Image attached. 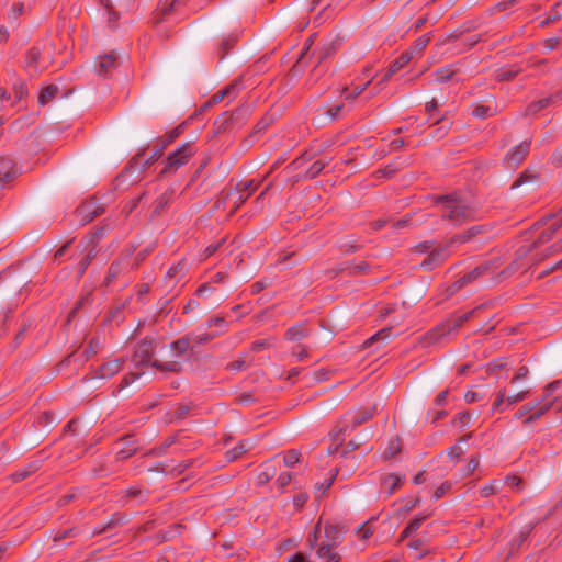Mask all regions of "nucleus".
<instances>
[{
  "label": "nucleus",
  "mask_w": 562,
  "mask_h": 562,
  "mask_svg": "<svg viewBox=\"0 0 562 562\" xmlns=\"http://www.w3.org/2000/svg\"><path fill=\"white\" fill-rule=\"evenodd\" d=\"M157 347V339L148 336L137 342L132 356V362L134 363L135 368L140 369L144 367H151L159 370L160 372L180 373L182 371V366L179 360H153Z\"/></svg>",
  "instance_id": "obj_1"
},
{
  "label": "nucleus",
  "mask_w": 562,
  "mask_h": 562,
  "mask_svg": "<svg viewBox=\"0 0 562 562\" xmlns=\"http://www.w3.org/2000/svg\"><path fill=\"white\" fill-rule=\"evenodd\" d=\"M436 202L442 204L446 210L441 218L451 222L454 226L477 220L476 207L467 203V201L457 193L440 195L436 199Z\"/></svg>",
  "instance_id": "obj_2"
},
{
  "label": "nucleus",
  "mask_w": 562,
  "mask_h": 562,
  "mask_svg": "<svg viewBox=\"0 0 562 562\" xmlns=\"http://www.w3.org/2000/svg\"><path fill=\"white\" fill-rule=\"evenodd\" d=\"M183 132V125L180 124L177 127L172 128L171 131L167 132L164 136L160 137V139L157 142V144L154 147V150L151 154L145 158V150H140L137 153L130 161L131 168H138L139 170H144L149 168L155 161H157L164 150L172 144Z\"/></svg>",
  "instance_id": "obj_3"
},
{
  "label": "nucleus",
  "mask_w": 562,
  "mask_h": 562,
  "mask_svg": "<svg viewBox=\"0 0 562 562\" xmlns=\"http://www.w3.org/2000/svg\"><path fill=\"white\" fill-rule=\"evenodd\" d=\"M196 153L194 142H186L180 144L173 151L169 153L164 161V168L159 172V177L175 173L181 167L186 166L190 158Z\"/></svg>",
  "instance_id": "obj_4"
},
{
  "label": "nucleus",
  "mask_w": 562,
  "mask_h": 562,
  "mask_svg": "<svg viewBox=\"0 0 562 562\" xmlns=\"http://www.w3.org/2000/svg\"><path fill=\"white\" fill-rule=\"evenodd\" d=\"M375 414V406L348 411L338 423L337 431L334 434V441L340 440V435L347 430H355L360 425L371 420Z\"/></svg>",
  "instance_id": "obj_5"
},
{
  "label": "nucleus",
  "mask_w": 562,
  "mask_h": 562,
  "mask_svg": "<svg viewBox=\"0 0 562 562\" xmlns=\"http://www.w3.org/2000/svg\"><path fill=\"white\" fill-rule=\"evenodd\" d=\"M249 117V109L240 106L233 112L222 113L214 122L215 134L232 132L244 126Z\"/></svg>",
  "instance_id": "obj_6"
},
{
  "label": "nucleus",
  "mask_w": 562,
  "mask_h": 562,
  "mask_svg": "<svg viewBox=\"0 0 562 562\" xmlns=\"http://www.w3.org/2000/svg\"><path fill=\"white\" fill-rule=\"evenodd\" d=\"M547 218L553 220L552 224L548 228L543 229L539 234L537 239L529 247L519 248L518 252H521L522 256L527 255L528 252L535 251L536 249L549 243L553 238L557 231L562 227V207L559 210L558 214L546 216L543 220Z\"/></svg>",
  "instance_id": "obj_7"
},
{
  "label": "nucleus",
  "mask_w": 562,
  "mask_h": 562,
  "mask_svg": "<svg viewBox=\"0 0 562 562\" xmlns=\"http://www.w3.org/2000/svg\"><path fill=\"white\" fill-rule=\"evenodd\" d=\"M529 395V390H522L510 395H506L505 390H502L492 405V412H504L510 405L525 401Z\"/></svg>",
  "instance_id": "obj_8"
},
{
  "label": "nucleus",
  "mask_w": 562,
  "mask_h": 562,
  "mask_svg": "<svg viewBox=\"0 0 562 562\" xmlns=\"http://www.w3.org/2000/svg\"><path fill=\"white\" fill-rule=\"evenodd\" d=\"M348 532V527L342 524L326 522L324 526L325 540L321 544L338 547L342 542V537Z\"/></svg>",
  "instance_id": "obj_9"
},
{
  "label": "nucleus",
  "mask_w": 562,
  "mask_h": 562,
  "mask_svg": "<svg viewBox=\"0 0 562 562\" xmlns=\"http://www.w3.org/2000/svg\"><path fill=\"white\" fill-rule=\"evenodd\" d=\"M449 256L450 250L448 249V246L443 245L434 247L428 257L423 260L420 266L427 271L432 270L434 268L443 263L449 258Z\"/></svg>",
  "instance_id": "obj_10"
},
{
  "label": "nucleus",
  "mask_w": 562,
  "mask_h": 562,
  "mask_svg": "<svg viewBox=\"0 0 562 562\" xmlns=\"http://www.w3.org/2000/svg\"><path fill=\"white\" fill-rule=\"evenodd\" d=\"M121 448L116 451L115 459L124 461L134 456L139 449V441L134 435H125L120 438Z\"/></svg>",
  "instance_id": "obj_11"
},
{
  "label": "nucleus",
  "mask_w": 562,
  "mask_h": 562,
  "mask_svg": "<svg viewBox=\"0 0 562 562\" xmlns=\"http://www.w3.org/2000/svg\"><path fill=\"white\" fill-rule=\"evenodd\" d=\"M133 249L127 250L124 255H120L117 259H115L111 266L109 267L108 273L105 276V283L110 284L115 279H117L121 274L125 272L128 265V258L132 256Z\"/></svg>",
  "instance_id": "obj_12"
},
{
  "label": "nucleus",
  "mask_w": 562,
  "mask_h": 562,
  "mask_svg": "<svg viewBox=\"0 0 562 562\" xmlns=\"http://www.w3.org/2000/svg\"><path fill=\"white\" fill-rule=\"evenodd\" d=\"M167 347L172 353L171 360H179L182 364V360L189 359L188 351H191V337L189 335H184L170 342Z\"/></svg>",
  "instance_id": "obj_13"
},
{
  "label": "nucleus",
  "mask_w": 562,
  "mask_h": 562,
  "mask_svg": "<svg viewBox=\"0 0 562 562\" xmlns=\"http://www.w3.org/2000/svg\"><path fill=\"white\" fill-rule=\"evenodd\" d=\"M492 267L493 262L491 261L476 266L472 271L465 273L452 284L453 290L458 291L462 289L464 285L472 283L473 281L477 280L481 276L490 271Z\"/></svg>",
  "instance_id": "obj_14"
},
{
  "label": "nucleus",
  "mask_w": 562,
  "mask_h": 562,
  "mask_svg": "<svg viewBox=\"0 0 562 562\" xmlns=\"http://www.w3.org/2000/svg\"><path fill=\"white\" fill-rule=\"evenodd\" d=\"M250 196V193L243 194V191L239 189L236 191L226 192L222 200L217 201V205L223 203V205L231 204L232 209L228 213V216H232Z\"/></svg>",
  "instance_id": "obj_15"
},
{
  "label": "nucleus",
  "mask_w": 562,
  "mask_h": 562,
  "mask_svg": "<svg viewBox=\"0 0 562 562\" xmlns=\"http://www.w3.org/2000/svg\"><path fill=\"white\" fill-rule=\"evenodd\" d=\"M125 358H119L108 361L94 371V378L110 379L123 369Z\"/></svg>",
  "instance_id": "obj_16"
},
{
  "label": "nucleus",
  "mask_w": 562,
  "mask_h": 562,
  "mask_svg": "<svg viewBox=\"0 0 562 562\" xmlns=\"http://www.w3.org/2000/svg\"><path fill=\"white\" fill-rule=\"evenodd\" d=\"M530 144L531 140H524L510 149V151L506 155V160L510 167H517L525 160L530 150Z\"/></svg>",
  "instance_id": "obj_17"
},
{
  "label": "nucleus",
  "mask_w": 562,
  "mask_h": 562,
  "mask_svg": "<svg viewBox=\"0 0 562 562\" xmlns=\"http://www.w3.org/2000/svg\"><path fill=\"white\" fill-rule=\"evenodd\" d=\"M447 335H449V329L447 328V326H445V322H442L441 324L437 325L428 333H426L420 338V344L423 347H430L439 342Z\"/></svg>",
  "instance_id": "obj_18"
},
{
  "label": "nucleus",
  "mask_w": 562,
  "mask_h": 562,
  "mask_svg": "<svg viewBox=\"0 0 562 562\" xmlns=\"http://www.w3.org/2000/svg\"><path fill=\"white\" fill-rule=\"evenodd\" d=\"M447 335H449V329L447 328V326H445V322H442L441 324L437 325L428 333H426L420 338V344L423 347H430L439 342Z\"/></svg>",
  "instance_id": "obj_19"
},
{
  "label": "nucleus",
  "mask_w": 562,
  "mask_h": 562,
  "mask_svg": "<svg viewBox=\"0 0 562 562\" xmlns=\"http://www.w3.org/2000/svg\"><path fill=\"white\" fill-rule=\"evenodd\" d=\"M42 52L38 47H31L25 55V68L31 71L32 74H40L42 72L45 67L41 66L40 59H41Z\"/></svg>",
  "instance_id": "obj_20"
},
{
  "label": "nucleus",
  "mask_w": 562,
  "mask_h": 562,
  "mask_svg": "<svg viewBox=\"0 0 562 562\" xmlns=\"http://www.w3.org/2000/svg\"><path fill=\"white\" fill-rule=\"evenodd\" d=\"M561 98H562L561 93L558 92V93H554V94L549 95L547 98L540 99L538 101H533V102L529 103L528 106L526 108L525 115L536 114L537 112H539V111L548 108L549 105L555 103Z\"/></svg>",
  "instance_id": "obj_21"
},
{
  "label": "nucleus",
  "mask_w": 562,
  "mask_h": 562,
  "mask_svg": "<svg viewBox=\"0 0 562 562\" xmlns=\"http://www.w3.org/2000/svg\"><path fill=\"white\" fill-rule=\"evenodd\" d=\"M315 555L322 560V562H341L342 557L336 551V547L328 544H318L315 551Z\"/></svg>",
  "instance_id": "obj_22"
},
{
  "label": "nucleus",
  "mask_w": 562,
  "mask_h": 562,
  "mask_svg": "<svg viewBox=\"0 0 562 562\" xmlns=\"http://www.w3.org/2000/svg\"><path fill=\"white\" fill-rule=\"evenodd\" d=\"M311 330L307 328L305 322H300L292 325L284 334V338L289 341H300L303 338L308 337Z\"/></svg>",
  "instance_id": "obj_23"
},
{
  "label": "nucleus",
  "mask_w": 562,
  "mask_h": 562,
  "mask_svg": "<svg viewBox=\"0 0 562 562\" xmlns=\"http://www.w3.org/2000/svg\"><path fill=\"white\" fill-rule=\"evenodd\" d=\"M483 305H480L462 315L456 316L453 318H449L445 321V326L449 329V334L456 333L462 325L468 322L477 311H480Z\"/></svg>",
  "instance_id": "obj_24"
},
{
  "label": "nucleus",
  "mask_w": 562,
  "mask_h": 562,
  "mask_svg": "<svg viewBox=\"0 0 562 562\" xmlns=\"http://www.w3.org/2000/svg\"><path fill=\"white\" fill-rule=\"evenodd\" d=\"M536 524H527L518 535H516L509 542V554L518 551L525 541L529 538L530 533L535 529Z\"/></svg>",
  "instance_id": "obj_25"
},
{
  "label": "nucleus",
  "mask_w": 562,
  "mask_h": 562,
  "mask_svg": "<svg viewBox=\"0 0 562 562\" xmlns=\"http://www.w3.org/2000/svg\"><path fill=\"white\" fill-rule=\"evenodd\" d=\"M117 67V58L114 52L100 57L98 65V74L106 77L113 69Z\"/></svg>",
  "instance_id": "obj_26"
},
{
  "label": "nucleus",
  "mask_w": 562,
  "mask_h": 562,
  "mask_svg": "<svg viewBox=\"0 0 562 562\" xmlns=\"http://www.w3.org/2000/svg\"><path fill=\"white\" fill-rule=\"evenodd\" d=\"M16 176L15 162L9 157L0 158V181L9 182Z\"/></svg>",
  "instance_id": "obj_27"
},
{
  "label": "nucleus",
  "mask_w": 562,
  "mask_h": 562,
  "mask_svg": "<svg viewBox=\"0 0 562 562\" xmlns=\"http://www.w3.org/2000/svg\"><path fill=\"white\" fill-rule=\"evenodd\" d=\"M173 194L175 190L172 188H168L155 200L153 216H158L165 211L166 206L170 203Z\"/></svg>",
  "instance_id": "obj_28"
},
{
  "label": "nucleus",
  "mask_w": 562,
  "mask_h": 562,
  "mask_svg": "<svg viewBox=\"0 0 562 562\" xmlns=\"http://www.w3.org/2000/svg\"><path fill=\"white\" fill-rule=\"evenodd\" d=\"M413 58V52L402 53L390 66L387 72L384 76V80L397 72L400 69L405 67Z\"/></svg>",
  "instance_id": "obj_29"
},
{
  "label": "nucleus",
  "mask_w": 562,
  "mask_h": 562,
  "mask_svg": "<svg viewBox=\"0 0 562 562\" xmlns=\"http://www.w3.org/2000/svg\"><path fill=\"white\" fill-rule=\"evenodd\" d=\"M504 371H507V361L504 358L496 359L491 362L486 368L487 375H495L497 379L507 378L506 372L502 374Z\"/></svg>",
  "instance_id": "obj_30"
},
{
  "label": "nucleus",
  "mask_w": 562,
  "mask_h": 562,
  "mask_svg": "<svg viewBox=\"0 0 562 562\" xmlns=\"http://www.w3.org/2000/svg\"><path fill=\"white\" fill-rule=\"evenodd\" d=\"M127 521H128V519L125 514L114 513L113 515H111L108 522L104 526H102V529L94 530L93 535H101V533L105 532L106 530L113 529L117 526H122V525L126 524Z\"/></svg>",
  "instance_id": "obj_31"
},
{
  "label": "nucleus",
  "mask_w": 562,
  "mask_h": 562,
  "mask_svg": "<svg viewBox=\"0 0 562 562\" xmlns=\"http://www.w3.org/2000/svg\"><path fill=\"white\" fill-rule=\"evenodd\" d=\"M86 356L85 350H81L80 348L74 350L69 356H67L64 360L59 362L60 367H68L71 363L76 366V368H79L83 366L88 360H83V357Z\"/></svg>",
  "instance_id": "obj_32"
},
{
  "label": "nucleus",
  "mask_w": 562,
  "mask_h": 562,
  "mask_svg": "<svg viewBox=\"0 0 562 562\" xmlns=\"http://www.w3.org/2000/svg\"><path fill=\"white\" fill-rule=\"evenodd\" d=\"M238 41V33L232 32L225 35L220 43V58L223 59Z\"/></svg>",
  "instance_id": "obj_33"
},
{
  "label": "nucleus",
  "mask_w": 562,
  "mask_h": 562,
  "mask_svg": "<svg viewBox=\"0 0 562 562\" xmlns=\"http://www.w3.org/2000/svg\"><path fill=\"white\" fill-rule=\"evenodd\" d=\"M59 92V88L56 85H48L44 87L38 94V103L44 106L54 100Z\"/></svg>",
  "instance_id": "obj_34"
},
{
  "label": "nucleus",
  "mask_w": 562,
  "mask_h": 562,
  "mask_svg": "<svg viewBox=\"0 0 562 562\" xmlns=\"http://www.w3.org/2000/svg\"><path fill=\"white\" fill-rule=\"evenodd\" d=\"M426 518L427 515H418L411 519L405 529L402 531L400 541H403L405 538L411 537L413 532L417 531Z\"/></svg>",
  "instance_id": "obj_35"
},
{
  "label": "nucleus",
  "mask_w": 562,
  "mask_h": 562,
  "mask_svg": "<svg viewBox=\"0 0 562 562\" xmlns=\"http://www.w3.org/2000/svg\"><path fill=\"white\" fill-rule=\"evenodd\" d=\"M408 547L416 551V560H419L432 552V549L429 546H427L423 539L411 540Z\"/></svg>",
  "instance_id": "obj_36"
},
{
  "label": "nucleus",
  "mask_w": 562,
  "mask_h": 562,
  "mask_svg": "<svg viewBox=\"0 0 562 562\" xmlns=\"http://www.w3.org/2000/svg\"><path fill=\"white\" fill-rule=\"evenodd\" d=\"M338 50V44L335 42L326 43L317 53V65L319 66L324 60L335 55Z\"/></svg>",
  "instance_id": "obj_37"
},
{
  "label": "nucleus",
  "mask_w": 562,
  "mask_h": 562,
  "mask_svg": "<svg viewBox=\"0 0 562 562\" xmlns=\"http://www.w3.org/2000/svg\"><path fill=\"white\" fill-rule=\"evenodd\" d=\"M404 167V161L401 158H396L390 162L385 168L376 171L378 177L392 178L400 169Z\"/></svg>",
  "instance_id": "obj_38"
},
{
  "label": "nucleus",
  "mask_w": 562,
  "mask_h": 562,
  "mask_svg": "<svg viewBox=\"0 0 562 562\" xmlns=\"http://www.w3.org/2000/svg\"><path fill=\"white\" fill-rule=\"evenodd\" d=\"M553 405V402L546 403L543 405H540L537 409H535L532 413H530L524 420L522 424L525 426L537 422L540 419Z\"/></svg>",
  "instance_id": "obj_39"
},
{
  "label": "nucleus",
  "mask_w": 562,
  "mask_h": 562,
  "mask_svg": "<svg viewBox=\"0 0 562 562\" xmlns=\"http://www.w3.org/2000/svg\"><path fill=\"white\" fill-rule=\"evenodd\" d=\"M382 484L386 487L387 494L391 495L403 484V480L398 475L387 474L382 479Z\"/></svg>",
  "instance_id": "obj_40"
},
{
  "label": "nucleus",
  "mask_w": 562,
  "mask_h": 562,
  "mask_svg": "<svg viewBox=\"0 0 562 562\" xmlns=\"http://www.w3.org/2000/svg\"><path fill=\"white\" fill-rule=\"evenodd\" d=\"M248 451V447L244 441H240L237 443L236 447L227 450L225 452V459L228 462L236 461L237 459L241 458L246 452Z\"/></svg>",
  "instance_id": "obj_41"
},
{
  "label": "nucleus",
  "mask_w": 562,
  "mask_h": 562,
  "mask_svg": "<svg viewBox=\"0 0 562 562\" xmlns=\"http://www.w3.org/2000/svg\"><path fill=\"white\" fill-rule=\"evenodd\" d=\"M191 337V352L195 348V346L199 345H205L210 342L212 339H214L216 336L220 335V333H204L199 335L188 334Z\"/></svg>",
  "instance_id": "obj_42"
},
{
  "label": "nucleus",
  "mask_w": 562,
  "mask_h": 562,
  "mask_svg": "<svg viewBox=\"0 0 562 562\" xmlns=\"http://www.w3.org/2000/svg\"><path fill=\"white\" fill-rule=\"evenodd\" d=\"M470 30H471L470 26L459 27L449 33H446L445 35L441 36L440 44H449V43L457 42L458 40H460L463 36L464 33L469 32Z\"/></svg>",
  "instance_id": "obj_43"
},
{
  "label": "nucleus",
  "mask_w": 562,
  "mask_h": 562,
  "mask_svg": "<svg viewBox=\"0 0 562 562\" xmlns=\"http://www.w3.org/2000/svg\"><path fill=\"white\" fill-rule=\"evenodd\" d=\"M328 165V161L326 160H316L314 161L305 171L304 178L305 179H314L316 178Z\"/></svg>",
  "instance_id": "obj_44"
},
{
  "label": "nucleus",
  "mask_w": 562,
  "mask_h": 562,
  "mask_svg": "<svg viewBox=\"0 0 562 562\" xmlns=\"http://www.w3.org/2000/svg\"><path fill=\"white\" fill-rule=\"evenodd\" d=\"M490 231L491 228L488 225L481 224L469 227L468 229L464 231V234L469 243L475 239L477 236L488 233Z\"/></svg>",
  "instance_id": "obj_45"
},
{
  "label": "nucleus",
  "mask_w": 562,
  "mask_h": 562,
  "mask_svg": "<svg viewBox=\"0 0 562 562\" xmlns=\"http://www.w3.org/2000/svg\"><path fill=\"white\" fill-rule=\"evenodd\" d=\"M187 271V261L184 259L180 260L178 263L172 265L167 273L166 278L173 279V278H182Z\"/></svg>",
  "instance_id": "obj_46"
},
{
  "label": "nucleus",
  "mask_w": 562,
  "mask_h": 562,
  "mask_svg": "<svg viewBox=\"0 0 562 562\" xmlns=\"http://www.w3.org/2000/svg\"><path fill=\"white\" fill-rule=\"evenodd\" d=\"M543 398L533 400L525 405H522L514 415L515 418L520 419L527 414L532 413L542 404Z\"/></svg>",
  "instance_id": "obj_47"
},
{
  "label": "nucleus",
  "mask_w": 562,
  "mask_h": 562,
  "mask_svg": "<svg viewBox=\"0 0 562 562\" xmlns=\"http://www.w3.org/2000/svg\"><path fill=\"white\" fill-rule=\"evenodd\" d=\"M100 3L108 11V23L111 29L115 27V23L120 19V14L114 10L113 2L111 0H100Z\"/></svg>",
  "instance_id": "obj_48"
},
{
  "label": "nucleus",
  "mask_w": 562,
  "mask_h": 562,
  "mask_svg": "<svg viewBox=\"0 0 562 562\" xmlns=\"http://www.w3.org/2000/svg\"><path fill=\"white\" fill-rule=\"evenodd\" d=\"M323 149H318L313 151L312 149L305 150L300 157L294 159L289 167H293L294 169L300 168L304 162L312 160L315 158L318 154L322 153Z\"/></svg>",
  "instance_id": "obj_49"
},
{
  "label": "nucleus",
  "mask_w": 562,
  "mask_h": 562,
  "mask_svg": "<svg viewBox=\"0 0 562 562\" xmlns=\"http://www.w3.org/2000/svg\"><path fill=\"white\" fill-rule=\"evenodd\" d=\"M560 250H562V240H558L553 245L546 248V250L541 255L536 254L532 258V261L535 263H538L548 258L549 256H551L552 254L558 252Z\"/></svg>",
  "instance_id": "obj_50"
},
{
  "label": "nucleus",
  "mask_w": 562,
  "mask_h": 562,
  "mask_svg": "<svg viewBox=\"0 0 562 562\" xmlns=\"http://www.w3.org/2000/svg\"><path fill=\"white\" fill-rule=\"evenodd\" d=\"M561 5V2H557L552 9L550 10V13L549 15L539 23V26L540 27H547L549 26L550 24L561 20L562 15L561 13L558 11V8Z\"/></svg>",
  "instance_id": "obj_51"
},
{
  "label": "nucleus",
  "mask_w": 562,
  "mask_h": 562,
  "mask_svg": "<svg viewBox=\"0 0 562 562\" xmlns=\"http://www.w3.org/2000/svg\"><path fill=\"white\" fill-rule=\"evenodd\" d=\"M496 113V110L488 106V105H476L473 111L472 115L476 119L484 120L486 117L493 116Z\"/></svg>",
  "instance_id": "obj_52"
},
{
  "label": "nucleus",
  "mask_w": 562,
  "mask_h": 562,
  "mask_svg": "<svg viewBox=\"0 0 562 562\" xmlns=\"http://www.w3.org/2000/svg\"><path fill=\"white\" fill-rule=\"evenodd\" d=\"M124 493V498L126 502L132 498H140L142 502H144L149 494L148 491H144L136 486L128 487Z\"/></svg>",
  "instance_id": "obj_53"
},
{
  "label": "nucleus",
  "mask_w": 562,
  "mask_h": 562,
  "mask_svg": "<svg viewBox=\"0 0 562 562\" xmlns=\"http://www.w3.org/2000/svg\"><path fill=\"white\" fill-rule=\"evenodd\" d=\"M238 86H239L238 82H232L231 85L225 87L223 90H221L220 92L212 95L211 101L213 103H217V102L222 101L225 97H229V95L234 94L235 90Z\"/></svg>",
  "instance_id": "obj_54"
},
{
  "label": "nucleus",
  "mask_w": 562,
  "mask_h": 562,
  "mask_svg": "<svg viewBox=\"0 0 562 562\" xmlns=\"http://www.w3.org/2000/svg\"><path fill=\"white\" fill-rule=\"evenodd\" d=\"M453 75L454 70H452L450 67L440 68L435 72V81L438 83H446L453 78Z\"/></svg>",
  "instance_id": "obj_55"
},
{
  "label": "nucleus",
  "mask_w": 562,
  "mask_h": 562,
  "mask_svg": "<svg viewBox=\"0 0 562 562\" xmlns=\"http://www.w3.org/2000/svg\"><path fill=\"white\" fill-rule=\"evenodd\" d=\"M100 348V340L98 337H92L85 350L86 356L83 357V360H89L91 357L95 356Z\"/></svg>",
  "instance_id": "obj_56"
},
{
  "label": "nucleus",
  "mask_w": 562,
  "mask_h": 562,
  "mask_svg": "<svg viewBox=\"0 0 562 562\" xmlns=\"http://www.w3.org/2000/svg\"><path fill=\"white\" fill-rule=\"evenodd\" d=\"M349 274L351 276H360V274H367L370 272L371 267L368 262L361 261L357 265H351L348 267Z\"/></svg>",
  "instance_id": "obj_57"
},
{
  "label": "nucleus",
  "mask_w": 562,
  "mask_h": 562,
  "mask_svg": "<svg viewBox=\"0 0 562 562\" xmlns=\"http://www.w3.org/2000/svg\"><path fill=\"white\" fill-rule=\"evenodd\" d=\"M430 41V36L429 35H422L419 36L413 44L412 46V49L409 52H413V55L414 54H420L425 48L426 46L428 45Z\"/></svg>",
  "instance_id": "obj_58"
},
{
  "label": "nucleus",
  "mask_w": 562,
  "mask_h": 562,
  "mask_svg": "<svg viewBox=\"0 0 562 562\" xmlns=\"http://www.w3.org/2000/svg\"><path fill=\"white\" fill-rule=\"evenodd\" d=\"M538 176L533 173H529L528 171H524L519 175V177L513 182L512 189L518 188L527 182H535Z\"/></svg>",
  "instance_id": "obj_59"
},
{
  "label": "nucleus",
  "mask_w": 562,
  "mask_h": 562,
  "mask_svg": "<svg viewBox=\"0 0 562 562\" xmlns=\"http://www.w3.org/2000/svg\"><path fill=\"white\" fill-rule=\"evenodd\" d=\"M35 467L30 464L26 470L16 471L10 475V479L13 483L21 482L29 477L32 473H34Z\"/></svg>",
  "instance_id": "obj_60"
},
{
  "label": "nucleus",
  "mask_w": 562,
  "mask_h": 562,
  "mask_svg": "<svg viewBox=\"0 0 562 562\" xmlns=\"http://www.w3.org/2000/svg\"><path fill=\"white\" fill-rule=\"evenodd\" d=\"M97 251L91 249L79 262L78 274L82 276L95 257Z\"/></svg>",
  "instance_id": "obj_61"
},
{
  "label": "nucleus",
  "mask_w": 562,
  "mask_h": 562,
  "mask_svg": "<svg viewBox=\"0 0 562 562\" xmlns=\"http://www.w3.org/2000/svg\"><path fill=\"white\" fill-rule=\"evenodd\" d=\"M301 452L292 449L286 452V454L283 457V462L286 467H293L300 461Z\"/></svg>",
  "instance_id": "obj_62"
},
{
  "label": "nucleus",
  "mask_w": 562,
  "mask_h": 562,
  "mask_svg": "<svg viewBox=\"0 0 562 562\" xmlns=\"http://www.w3.org/2000/svg\"><path fill=\"white\" fill-rule=\"evenodd\" d=\"M293 474L290 472H282L279 474L276 484L280 491H284V488L292 482Z\"/></svg>",
  "instance_id": "obj_63"
},
{
  "label": "nucleus",
  "mask_w": 562,
  "mask_h": 562,
  "mask_svg": "<svg viewBox=\"0 0 562 562\" xmlns=\"http://www.w3.org/2000/svg\"><path fill=\"white\" fill-rule=\"evenodd\" d=\"M181 3H183V0H160L161 14H169L176 5H179Z\"/></svg>",
  "instance_id": "obj_64"
}]
</instances>
